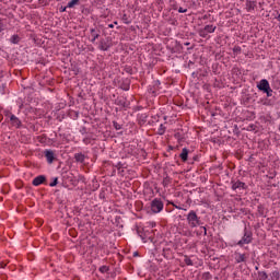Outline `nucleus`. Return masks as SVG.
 I'll list each match as a JSON object with an SVG mask.
<instances>
[{
  "label": "nucleus",
  "mask_w": 280,
  "mask_h": 280,
  "mask_svg": "<svg viewBox=\"0 0 280 280\" xmlns=\"http://www.w3.org/2000/svg\"><path fill=\"white\" fill-rule=\"evenodd\" d=\"M109 27H114V25H113V24H109Z\"/></svg>",
  "instance_id": "nucleus-28"
},
{
  "label": "nucleus",
  "mask_w": 280,
  "mask_h": 280,
  "mask_svg": "<svg viewBox=\"0 0 280 280\" xmlns=\"http://www.w3.org/2000/svg\"><path fill=\"white\" fill-rule=\"evenodd\" d=\"M253 242V236L250 232H245L243 238L238 241V246H244V244H250Z\"/></svg>",
  "instance_id": "nucleus-4"
},
{
  "label": "nucleus",
  "mask_w": 280,
  "mask_h": 280,
  "mask_svg": "<svg viewBox=\"0 0 280 280\" xmlns=\"http://www.w3.org/2000/svg\"><path fill=\"white\" fill-rule=\"evenodd\" d=\"M151 211L153 213H161V211H163V201H161L159 199H154L151 202Z\"/></svg>",
  "instance_id": "nucleus-3"
},
{
  "label": "nucleus",
  "mask_w": 280,
  "mask_h": 280,
  "mask_svg": "<svg viewBox=\"0 0 280 280\" xmlns=\"http://www.w3.org/2000/svg\"><path fill=\"white\" fill-rule=\"evenodd\" d=\"M45 180H47V178L45 177V175H39V176H37V177H35V178L33 179V185H34L35 187H38V185H43V183H45Z\"/></svg>",
  "instance_id": "nucleus-6"
},
{
  "label": "nucleus",
  "mask_w": 280,
  "mask_h": 280,
  "mask_svg": "<svg viewBox=\"0 0 280 280\" xmlns=\"http://www.w3.org/2000/svg\"><path fill=\"white\" fill-rule=\"evenodd\" d=\"M44 154H45V156H46L48 163H54V159H55L54 151H51V150H46V151L44 152Z\"/></svg>",
  "instance_id": "nucleus-7"
},
{
  "label": "nucleus",
  "mask_w": 280,
  "mask_h": 280,
  "mask_svg": "<svg viewBox=\"0 0 280 280\" xmlns=\"http://www.w3.org/2000/svg\"><path fill=\"white\" fill-rule=\"evenodd\" d=\"M11 43H19V37L16 35H13L12 38H11Z\"/></svg>",
  "instance_id": "nucleus-19"
},
{
  "label": "nucleus",
  "mask_w": 280,
  "mask_h": 280,
  "mask_svg": "<svg viewBox=\"0 0 280 280\" xmlns=\"http://www.w3.org/2000/svg\"><path fill=\"white\" fill-rule=\"evenodd\" d=\"M256 268V270H259V267H255Z\"/></svg>",
  "instance_id": "nucleus-29"
},
{
  "label": "nucleus",
  "mask_w": 280,
  "mask_h": 280,
  "mask_svg": "<svg viewBox=\"0 0 280 280\" xmlns=\"http://www.w3.org/2000/svg\"><path fill=\"white\" fill-rule=\"evenodd\" d=\"M237 264H242V261H246V254H238L236 256Z\"/></svg>",
  "instance_id": "nucleus-14"
},
{
  "label": "nucleus",
  "mask_w": 280,
  "mask_h": 280,
  "mask_svg": "<svg viewBox=\"0 0 280 280\" xmlns=\"http://www.w3.org/2000/svg\"><path fill=\"white\" fill-rule=\"evenodd\" d=\"M74 159L78 163H84V154L78 153L74 155Z\"/></svg>",
  "instance_id": "nucleus-13"
},
{
  "label": "nucleus",
  "mask_w": 280,
  "mask_h": 280,
  "mask_svg": "<svg viewBox=\"0 0 280 280\" xmlns=\"http://www.w3.org/2000/svg\"><path fill=\"white\" fill-rule=\"evenodd\" d=\"M258 280H266L268 279V273L266 271H258Z\"/></svg>",
  "instance_id": "nucleus-15"
},
{
  "label": "nucleus",
  "mask_w": 280,
  "mask_h": 280,
  "mask_svg": "<svg viewBox=\"0 0 280 280\" xmlns=\"http://www.w3.org/2000/svg\"><path fill=\"white\" fill-rule=\"evenodd\" d=\"M179 156L182 161L185 163V161H187V156H189V150H187V148H184Z\"/></svg>",
  "instance_id": "nucleus-11"
},
{
  "label": "nucleus",
  "mask_w": 280,
  "mask_h": 280,
  "mask_svg": "<svg viewBox=\"0 0 280 280\" xmlns=\"http://www.w3.org/2000/svg\"><path fill=\"white\" fill-rule=\"evenodd\" d=\"M213 32H215V26L206 25L203 31H200V36H202L205 38V36H207V34H213Z\"/></svg>",
  "instance_id": "nucleus-5"
},
{
  "label": "nucleus",
  "mask_w": 280,
  "mask_h": 280,
  "mask_svg": "<svg viewBox=\"0 0 280 280\" xmlns=\"http://www.w3.org/2000/svg\"><path fill=\"white\" fill-rule=\"evenodd\" d=\"M60 12H67V7H65V8H60Z\"/></svg>",
  "instance_id": "nucleus-24"
},
{
  "label": "nucleus",
  "mask_w": 280,
  "mask_h": 280,
  "mask_svg": "<svg viewBox=\"0 0 280 280\" xmlns=\"http://www.w3.org/2000/svg\"><path fill=\"white\" fill-rule=\"evenodd\" d=\"M3 30V24L0 22V32Z\"/></svg>",
  "instance_id": "nucleus-26"
},
{
  "label": "nucleus",
  "mask_w": 280,
  "mask_h": 280,
  "mask_svg": "<svg viewBox=\"0 0 280 280\" xmlns=\"http://www.w3.org/2000/svg\"><path fill=\"white\" fill-rule=\"evenodd\" d=\"M279 271H273L271 272L269 280H279Z\"/></svg>",
  "instance_id": "nucleus-16"
},
{
  "label": "nucleus",
  "mask_w": 280,
  "mask_h": 280,
  "mask_svg": "<svg viewBox=\"0 0 280 280\" xmlns=\"http://www.w3.org/2000/svg\"><path fill=\"white\" fill-rule=\"evenodd\" d=\"M91 36H92V43H95V40L100 38V31H96L95 28H91Z\"/></svg>",
  "instance_id": "nucleus-9"
},
{
  "label": "nucleus",
  "mask_w": 280,
  "mask_h": 280,
  "mask_svg": "<svg viewBox=\"0 0 280 280\" xmlns=\"http://www.w3.org/2000/svg\"><path fill=\"white\" fill-rule=\"evenodd\" d=\"M244 187H246V184L242 183V182H236L232 185V189H234V191L236 189H244Z\"/></svg>",
  "instance_id": "nucleus-12"
},
{
  "label": "nucleus",
  "mask_w": 280,
  "mask_h": 280,
  "mask_svg": "<svg viewBox=\"0 0 280 280\" xmlns=\"http://www.w3.org/2000/svg\"><path fill=\"white\" fill-rule=\"evenodd\" d=\"M10 121H11L12 126H15L16 128H19L21 126V120H19V118H16V116H14V115L10 116Z\"/></svg>",
  "instance_id": "nucleus-8"
},
{
  "label": "nucleus",
  "mask_w": 280,
  "mask_h": 280,
  "mask_svg": "<svg viewBox=\"0 0 280 280\" xmlns=\"http://www.w3.org/2000/svg\"><path fill=\"white\" fill-rule=\"evenodd\" d=\"M101 272H108V267L107 266H103L100 268Z\"/></svg>",
  "instance_id": "nucleus-21"
},
{
  "label": "nucleus",
  "mask_w": 280,
  "mask_h": 280,
  "mask_svg": "<svg viewBox=\"0 0 280 280\" xmlns=\"http://www.w3.org/2000/svg\"><path fill=\"white\" fill-rule=\"evenodd\" d=\"M114 127L116 128V130H121V125H119L115 121H114Z\"/></svg>",
  "instance_id": "nucleus-22"
},
{
  "label": "nucleus",
  "mask_w": 280,
  "mask_h": 280,
  "mask_svg": "<svg viewBox=\"0 0 280 280\" xmlns=\"http://www.w3.org/2000/svg\"><path fill=\"white\" fill-rule=\"evenodd\" d=\"M100 49L102 50V51H108V48L110 47V45H108L107 43H106V40H104V39H102L101 42H100Z\"/></svg>",
  "instance_id": "nucleus-10"
},
{
  "label": "nucleus",
  "mask_w": 280,
  "mask_h": 280,
  "mask_svg": "<svg viewBox=\"0 0 280 280\" xmlns=\"http://www.w3.org/2000/svg\"><path fill=\"white\" fill-rule=\"evenodd\" d=\"M187 222L191 229H196V226H200V219L198 218V214H196V211L191 210L187 215Z\"/></svg>",
  "instance_id": "nucleus-1"
},
{
  "label": "nucleus",
  "mask_w": 280,
  "mask_h": 280,
  "mask_svg": "<svg viewBox=\"0 0 280 280\" xmlns=\"http://www.w3.org/2000/svg\"><path fill=\"white\" fill-rule=\"evenodd\" d=\"M205 235H207V228H203Z\"/></svg>",
  "instance_id": "nucleus-27"
},
{
  "label": "nucleus",
  "mask_w": 280,
  "mask_h": 280,
  "mask_svg": "<svg viewBox=\"0 0 280 280\" xmlns=\"http://www.w3.org/2000/svg\"><path fill=\"white\" fill-rule=\"evenodd\" d=\"M78 3H80V0H71L68 3L67 8H74V5H78Z\"/></svg>",
  "instance_id": "nucleus-17"
},
{
  "label": "nucleus",
  "mask_w": 280,
  "mask_h": 280,
  "mask_svg": "<svg viewBox=\"0 0 280 280\" xmlns=\"http://www.w3.org/2000/svg\"><path fill=\"white\" fill-rule=\"evenodd\" d=\"M56 185H58V177H55L54 182L50 183L51 187H56Z\"/></svg>",
  "instance_id": "nucleus-20"
},
{
  "label": "nucleus",
  "mask_w": 280,
  "mask_h": 280,
  "mask_svg": "<svg viewBox=\"0 0 280 280\" xmlns=\"http://www.w3.org/2000/svg\"><path fill=\"white\" fill-rule=\"evenodd\" d=\"M257 88L259 89V91L267 93V95H270V93H272V90L270 89V83H268V80L266 79H262Z\"/></svg>",
  "instance_id": "nucleus-2"
},
{
  "label": "nucleus",
  "mask_w": 280,
  "mask_h": 280,
  "mask_svg": "<svg viewBox=\"0 0 280 280\" xmlns=\"http://www.w3.org/2000/svg\"><path fill=\"white\" fill-rule=\"evenodd\" d=\"M178 12H179L180 14H185V12H187V9L179 8V9H178Z\"/></svg>",
  "instance_id": "nucleus-23"
},
{
  "label": "nucleus",
  "mask_w": 280,
  "mask_h": 280,
  "mask_svg": "<svg viewBox=\"0 0 280 280\" xmlns=\"http://www.w3.org/2000/svg\"><path fill=\"white\" fill-rule=\"evenodd\" d=\"M186 266H194V262L189 258H185Z\"/></svg>",
  "instance_id": "nucleus-18"
},
{
  "label": "nucleus",
  "mask_w": 280,
  "mask_h": 280,
  "mask_svg": "<svg viewBox=\"0 0 280 280\" xmlns=\"http://www.w3.org/2000/svg\"><path fill=\"white\" fill-rule=\"evenodd\" d=\"M0 268H5V264L1 262Z\"/></svg>",
  "instance_id": "nucleus-25"
}]
</instances>
